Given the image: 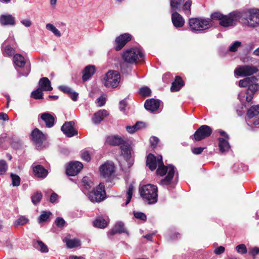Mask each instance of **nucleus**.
I'll list each match as a JSON object with an SVG mask.
<instances>
[{
    "label": "nucleus",
    "instance_id": "obj_1",
    "mask_svg": "<svg viewBox=\"0 0 259 259\" xmlns=\"http://www.w3.org/2000/svg\"><path fill=\"white\" fill-rule=\"evenodd\" d=\"M243 16V13L234 11L227 15H224L220 12H215L210 15L211 22L219 21V24L224 27L235 26Z\"/></svg>",
    "mask_w": 259,
    "mask_h": 259
},
{
    "label": "nucleus",
    "instance_id": "obj_2",
    "mask_svg": "<svg viewBox=\"0 0 259 259\" xmlns=\"http://www.w3.org/2000/svg\"><path fill=\"white\" fill-rule=\"evenodd\" d=\"M258 79L254 76L246 77L239 81V86L242 88L247 89L244 91H242L239 95L238 98L240 100L245 96V100L247 102L252 101L253 96L256 92L259 91V83H257Z\"/></svg>",
    "mask_w": 259,
    "mask_h": 259
},
{
    "label": "nucleus",
    "instance_id": "obj_3",
    "mask_svg": "<svg viewBox=\"0 0 259 259\" xmlns=\"http://www.w3.org/2000/svg\"><path fill=\"white\" fill-rule=\"evenodd\" d=\"M175 166L172 164L165 166L163 163L162 156H158V168L156 171L157 175L163 177L167 172V175L160 181V185L167 186L171 183L175 174Z\"/></svg>",
    "mask_w": 259,
    "mask_h": 259
},
{
    "label": "nucleus",
    "instance_id": "obj_4",
    "mask_svg": "<svg viewBox=\"0 0 259 259\" xmlns=\"http://www.w3.org/2000/svg\"><path fill=\"white\" fill-rule=\"evenodd\" d=\"M139 193L141 197L149 204H154L157 201L158 189L156 186L147 184L140 187Z\"/></svg>",
    "mask_w": 259,
    "mask_h": 259
},
{
    "label": "nucleus",
    "instance_id": "obj_5",
    "mask_svg": "<svg viewBox=\"0 0 259 259\" xmlns=\"http://www.w3.org/2000/svg\"><path fill=\"white\" fill-rule=\"evenodd\" d=\"M189 26L192 32L203 31L212 26L210 18H191L189 20Z\"/></svg>",
    "mask_w": 259,
    "mask_h": 259
},
{
    "label": "nucleus",
    "instance_id": "obj_6",
    "mask_svg": "<svg viewBox=\"0 0 259 259\" xmlns=\"http://www.w3.org/2000/svg\"><path fill=\"white\" fill-rule=\"evenodd\" d=\"M122 57L124 62L133 64L138 59L140 61H143L144 59V54L141 49L134 48L125 50L122 53Z\"/></svg>",
    "mask_w": 259,
    "mask_h": 259
},
{
    "label": "nucleus",
    "instance_id": "obj_7",
    "mask_svg": "<svg viewBox=\"0 0 259 259\" xmlns=\"http://www.w3.org/2000/svg\"><path fill=\"white\" fill-rule=\"evenodd\" d=\"M89 199L93 203H99L104 200L106 198L104 183H100L93 190L89 192L87 195Z\"/></svg>",
    "mask_w": 259,
    "mask_h": 259
},
{
    "label": "nucleus",
    "instance_id": "obj_8",
    "mask_svg": "<svg viewBox=\"0 0 259 259\" xmlns=\"http://www.w3.org/2000/svg\"><path fill=\"white\" fill-rule=\"evenodd\" d=\"M259 114V105L251 106L247 111L245 120L246 123L250 127L251 131H254L255 128H259V118L251 119Z\"/></svg>",
    "mask_w": 259,
    "mask_h": 259
},
{
    "label": "nucleus",
    "instance_id": "obj_9",
    "mask_svg": "<svg viewBox=\"0 0 259 259\" xmlns=\"http://www.w3.org/2000/svg\"><path fill=\"white\" fill-rule=\"evenodd\" d=\"M242 13L249 27L254 28L259 25V9H251Z\"/></svg>",
    "mask_w": 259,
    "mask_h": 259
},
{
    "label": "nucleus",
    "instance_id": "obj_10",
    "mask_svg": "<svg viewBox=\"0 0 259 259\" xmlns=\"http://www.w3.org/2000/svg\"><path fill=\"white\" fill-rule=\"evenodd\" d=\"M120 80V73L115 70H109L104 78V84L107 88H116Z\"/></svg>",
    "mask_w": 259,
    "mask_h": 259
},
{
    "label": "nucleus",
    "instance_id": "obj_11",
    "mask_svg": "<svg viewBox=\"0 0 259 259\" xmlns=\"http://www.w3.org/2000/svg\"><path fill=\"white\" fill-rule=\"evenodd\" d=\"M212 132V130L209 126L202 125L195 131L191 138L196 141H200L209 137Z\"/></svg>",
    "mask_w": 259,
    "mask_h": 259
},
{
    "label": "nucleus",
    "instance_id": "obj_12",
    "mask_svg": "<svg viewBox=\"0 0 259 259\" xmlns=\"http://www.w3.org/2000/svg\"><path fill=\"white\" fill-rule=\"evenodd\" d=\"M259 69L256 66L252 65H245L239 66L236 68L234 70V73L241 77L249 76L257 73Z\"/></svg>",
    "mask_w": 259,
    "mask_h": 259
},
{
    "label": "nucleus",
    "instance_id": "obj_13",
    "mask_svg": "<svg viewBox=\"0 0 259 259\" xmlns=\"http://www.w3.org/2000/svg\"><path fill=\"white\" fill-rule=\"evenodd\" d=\"M83 168V164L78 161H70L66 168V175L69 176L77 175Z\"/></svg>",
    "mask_w": 259,
    "mask_h": 259
},
{
    "label": "nucleus",
    "instance_id": "obj_14",
    "mask_svg": "<svg viewBox=\"0 0 259 259\" xmlns=\"http://www.w3.org/2000/svg\"><path fill=\"white\" fill-rule=\"evenodd\" d=\"M115 167L112 161H107L101 165L99 168L101 175L104 178H109L115 172Z\"/></svg>",
    "mask_w": 259,
    "mask_h": 259
},
{
    "label": "nucleus",
    "instance_id": "obj_15",
    "mask_svg": "<svg viewBox=\"0 0 259 259\" xmlns=\"http://www.w3.org/2000/svg\"><path fill=\"white\" fill-rule=\"evenodd\" d=\"M132 37V35L128 33H125L117 36L114 41L115 50L117 51L121 50L126 43L131 40Z\"/></svg>",
    "mask_w": 259,
    "mask_h": 259
},
{
    "label": "nucleus",
    "instance_id": "obj_16",
    "mask_svg": "<svg viewBox=\"0 0 259 259\" xmlns=\"http://www.w3.org/2000/svg\"><path fill=\"white\" fill-rule=\"evenodd\" d=\"M74 121H66L61 127V131L67 137H72L77 135L78 132L75 130Z\"/></svg>",
    "mask_w": 259,
    "mask_h": 259
},
{
    "label": "nucleus",
    "instance_id": "obj_17",
    "mask_svg": "<svg viewBox=\"0 0 259 259\" xmlns=\"http://www.w3.org/2000/svg\"><path fill=\"white\" fill-rule=\"evenodd\" d=\"M31 136L32 141L38 148L41 147L43 142L46 140L45 135L37 128L32 131Z\"/></svg>",
    "mask_w": 259,
    "mask_h": 259
},
{
    "label": "nucleus",
    "instance_id": "obj_18",
    "mask_svg": "<svg viewBox=\"0 0 259 259\" xmlns=\"http://www.w3.org/2000/svg\"><path fill=\"white\" fill-rule=\"evenodd\" d=\"M39 118L45 122L47 128H51L55 125L56 116L54 113L44 112L39 114Z\"/></svg>",
    "mask_w": 259,
    "mask_h": 259
},
{
    "label": "nucleus",
    "instance_id": "obj_19",
    "mask_svg": "<svg viewBox=\"0 0 259 259\" xmlns=\"http://www.w3.org/2000/svg\"><path fill=\"white\" fill-rule=\"evenodd\" d=\"M121 155L124 159L128 162V167H131L133 164V160L131 156V147L129 144L125 142L120 146Z\"/></svg>",
    "mask_w": 259,
    "mask_h": 259
},
{
    "label": "nucleus",
    "instance_id": "obj_20",
    "mask_svg": "<svg viewBox=\"0 0 259 259\" xmlns=\"http://www.w3.org/2000/svg\"><path fill=\"white\" fill-rule=\"evenodd\" d=\"M125 233L127 235L129 234L128 231L126 230L124 224L121 222H117L113 226V227L109 230L107 233V235L109 238H111V237L116 234Z\"/></svg>",
    "mask_w": 259,
    "mask_h": 259
},
{
    "label": "nucleus",
    "instance_id": "obj_21",
    "mask_svg": "<svg viewBox=\"0 0 259 259\" xmlns=\"http://www.w3.org/2000/svg\"><path fill=\"white\" fill-rule=\"evenodd\" d=\"M160 100L153 98L147 99L144 104V107L151 113H154L160 106Z\"/></svg>",
    "mask_w": 259,
    "mask_h": 259
},
{
    "label": "nucleus",
    "instance_id": "obj_22",
    "mask_svg": "<svg viewBox=\"0 0 259 259\" xmlns=\"http://www.w3.org/2000/svg\"><path fill=\"white\" fill-rule=\"evenodd\" d=\"M108 112L105 109H100L95 112L92 118V122L95 125L99 124L104 119L109 115Z\"/></svg>",
    "mask_w": 259,
    "mask_h": 259
},
{
    "label": "nucleus",
    "instance_id": "obj_23",
    "mask_svg": "<svg viewBox=\"0 0 259 259\" xmlns=\"http://www.w3.org/2000/svg\"><path fill=\"white\" fill-rule=\"evenodd\" d=\"M34 164H32V167L34 176L41 179L46 178L48 175V170L41 165Z\"/></svg>",
    "mask_w": 259,
    "mask_h": 259
},
{
    "label": "nucleus",
    "instance_id": "obj_24",
    "mask_svg": "<svg viewBox=\"0 0 259 259\" xmlns=\"http://www.w3.org/2000/svg\"><path fill=\"white\" fill-rule=\"evenodd\" d=\"M171 21L173 25L177 28L182 27L185 24V20L183 17L178 13V11H171Z\"/></svg>",
    "mask_w": 259,
    "mask_h": 259
},
{
    "label": "nucleus",
    "instance_id": "obj_25",
    "mask_svg": "<svg viewBox=\"0 0 259 259\" xmlns=\"http://www.w3.org/2000/svg\"><path fill=\"white\" fill-rule=\"evenodd\" d=\"M16 24V19L12 15L7 14L0 16V24L2 26H13Z\"/></svg>",
    "mask_w": 259,
    "mask_h": 259
},
{
    "label": "nucleus",
    "instance_id": "obj_26",
    "mask_svg": "<svg viewBox=\"0 0 259 259\" xmlns=\"http://www.w3.org/2000/svg\"><path fill=\"white\" fill-rule=\"evenodd\" d=\"M96 68L94 65H89L87 66L82 70V81H87L96 72Z\"/></svg>",
    "mask_w": 259,
    "mask_h": 259
},
{
    "label": "nucleus",
    "instance_id": "obj_27",
    "mask_svg": "<svg viewBox=\"0 0 259 259\" xmlns=\"http://www.w3.org/2000/svg\"><path fill=\"white\" fill-rule=\"evenodd\" d=\"M158 165V158L152 153H149L147 156L146 165L151 170L153 171L156 169Z\"/></svg>",
    "mask_w": 259,
    "mask_h": 259
},
{
    "label": "nucleus",
    "instance_id": "obj_28",
    "mask_svg": "<svg viewBox=\"0 0 259 259\" xmlns=\"http://www.w3.org/2000/svg\"><path fill=\"white\" fill-rule=\"evenodd\" d=\"M218 140L219 141L218 146L220 152L222 153L228 152L231 148L228 141L229 140L225 139L224 138H218Z\"/></svg>",
    "mask_w": 259,
    "mask_h": 259
},
{
    "label": "nucleus",
    "instance_id": "obj_29",
    "mask_svg": "<svg viewBox=\"0 0 259 259\" xmlns=\"http://www.w3.org/2000/svg\"><path fill=\"white\" fill-rule=\"evenodd\" d=\"M125 141L117 135L109 136L107 139V142L111 146H121Z\"/></svg>",
    "mask_w": 259,
    "mask_h": 259
},
{
    "label": "nucleus",
    "instance_id": "obj_30",
    "mask_svg": "<svg viewBox=\"0 0 259 259\" xmlns=\"http://www.w3.org/2000/svg\"><path fill=\"white\" fill-rule=\"evenodd\" d=\"M38 86L42 91H51L53 90L51 83L48 78L46 77H41L38 81Z\"/></svg>",
    "mask_w": 259,
    "mask_h": 259
},
{
    "label": "nucleus",
    "instance_id": "obj_31",
    "mask_svg": "<svg viewBox=\"0 0 259 259\" xmlns=\"http://www.w3.org/2000/svg\"><path fill=\"white\" fill-rule=\"evenodd\" d=\"M184 85V82L180 76H176L175 80L171 83L170 91L171 92H178Z\"/></svg>",
    "mask_w": 259,
    "mask_h": 259
},
{
    "label": "nucleus",
    "instance_id": "obj_32",
    "mask_svg": "<svg viewBox=\"0 0 259 259\" xmlns=\"http://www.w3.org/2000/svg\"><path fill=\"white\" fill-rule=\"evenodd\" d=\"M81 183L82 191L84 194H88L92 187L93 182L88 177L85 176L82 178Z\"/></svg>",
    "mask_w": 259,
    "mask_h": 259
},
{
    "label": "nucleus",
    "instance_id": "obj_33",
    "mask_svg": "<svg viewBox=\"0 0 259 259\" xmlns=\"http://www.w3.org/2000/svg\"><path fill=\"white\" fill-rule=\"evenodd\" d=\"M108 224V222L102 217L99 216L93 222L94 227L99 228H105Z\"/></svg>",
    "mask_w": 259,
    "mask_h": 259
},
{
    "label": "nucleus",
    "instance_id": "obj_34",
    "mask_svg": "<svg viewBox=\"0 0 259 259\" xmlns=\"http://www.w3.org/2000/svg\"><path fill=\"white\" fill-rule=\"evenodd\" d=\"M171 11H182V6L185 0H169Z\"/></svg>",
    "mask_w": 259,
    "mask_h": 259
},
{
    "label": "nucleus",
    "instance_id": "obj_35",
    "mask_svg": "<svg viewBox=\"0 0 259 259\" xmlns=\"http://www.w3.org/2000/svg\"><path fill=\"white\" fill-rule=\"evenodd\" d=\"M14 63L19 67H23L26 64L24 57L20 54H16L13 57Z\"/></svg>",
    "mask_w": 259,
    "mask_h": 259
},
{
    "label": "nucleus",
    "instance_id": "obj_36",
    "mask_svg": "<svg viewBox=\"0 0 259 259\" xmlns=\"http://www.w3.org/2000/svg\"><path fill=\"white\" fill-rule=\"evenodd\" d=\"M33 246L42 253H47L49 251L48 246L41 240L33 241Z\"/></svg>",
    "mask_w": 259,
    "mask_h": 259
},
{
    "label": "nucleus",
    "instance_id": "obj_37",
    "mask_svg": "<svg viewBox=\"0 0 259 259\" xmlns=\"http://www.w3.org/2000/svg\"><path fill=\"white\" fill-rule=\"evenodd\" d=\"M65 242L67 247L70 249L78 247L81 245L80 240L77 238L66 239Z\"/></svg>",
    "mask_w": 259,
    "mask_h": 259
},
{
    "label": "nucleus",
    "instance_id": "obj_38",
    "mask_svg": "<svg viewBox=\"0 0 259 259\" xmlns=\"http://www.w3.org/2000/svg\"><path fill=\"white\" fill-rule=\"evenodd\" d=\"M9 139L11 140L10 142L12 147L16 150L20 148L21 147V141L16 136H12L11 137H9Z\"/></svg>",
    "mask_w": 259,
    "mask_h": 259
},
{
    "label": "nucleus",
    "instance_id": "obj_39",
    "mask_svg": "<svg viewBox=\"0 0 259 259\" xmlns=\"http://www.w3.org/2000/svg\"><path fill=\"white\" fill-rule=\"evenodd\" d=\"M42 198V194L40 192H36L34 193L31 197L32 203L36 205L40 203Z\"/></svg>",
    "mask_w": 259,
    "mask_h": 259
},
{
    "label": "nucleus",
    "instance_id": "obj_40",
    "mask_svg": "<svg viewBox=\"0 0 259 259\" xmlns=\"http://www.w3.org/2000/svg\"><path fill=\"white\" fill-rule=\"evenodd\" d=\"M51 215L52 212L50 211H43L38 218V223L40 224L47 222Z\"/></svg>",
    "mask_w": 259,
    "mask_h": 259
},
{
    "label": "nucleus",
    "instance_id": "obj_41",
    "mask_svg": "<svg viewBox=\"0 0 259 259\" xmlns=\"http://www.w3.org/2000/svg\"><path fill=\"white\" fill-rule=\"evenodd\" d=\"M43 96L42 90L39 88L33 91L31 94V97L36 100L43 99Z\"/></svg>",
    "mask_w": 259,
    "mask_h": 259
},
{
    "label": "nucleus",
    "instance_id": "obj_42",
    "mask_svg": "<svg viewBox=\"0 0 259 259\" xmlns=\"http://www.w3.org/2000/svg\"><path fill=\"white\" fill-rule=\"evenodd\" d=\"M139 93L144 97H150L151 96V90L149 87L145 86L140 89Z\"/></svg>",
    "mask_w": 259,
    "mask_h": 259
},
{
    "label": "nucleus",
    "instance_id": "obj_43",
    "mask_svg": "<svg viewBox=\"0 0 259 259\" xmlns=\"http://www.w3.org/2000/svg\"><path fill=\"white\" fill-rule=\"evenodd\" d=\"M134 188V187L133 184L131 183L128 186V189H127V191L126 192L127 197H126V200L125 203V205H127L131 201V199L133 196Z\"/></svg>",
    "mask_w": 259,
    "mask_h": 259
},
{
    "label": "nucleus",
    "instance_id": "obj_44",
    "mask_svg": "<svg viewBox=\"0 0 259 259\" xmlns=\"http://www.w3.org/2000/svg\"><path fill=\"white\" fill-rule=\"evenodd\" d=\"M192 5V1L188 0L182 6V11L186 12V14L190 15L191 14V6Z\"/></svg>",
    "mask_w": 259,
    "mask_h": 259
},
{
    "label": "nucleus",
    "instance_id": "obj_45",
    "mask_svg": "<svg viewBox=\"0 0 259 259\" xmlns=\"http://www.w3.org/2000/svg\"><path fill=\"white\" fill-rule=\"evenodd\" d=\"M46 28L52 31L56 36L60 37L61 34L59 30L56 28L53 24L49 23L46 25Z\"/></svg>",
    "mask_w": 259,
    "mask_h": 259
},
{
    "label": "nucleus",
    "instance_id": "obj_46",
    "mask_svg": "<svg viewBox=\"0 0 259 259\" xmlns=\"http://www.w3.org/2000/svg\"><path fill=\"white\" fill-rule=\"evenodd\" d=\"M11 178L12 181V185L14 187H17L20 185L21 179L20 177L16 174H11Z\"/></svg>",
    "mask_w": 259,
    "mask_h": 259
},
{
    "label": "nucleus",
    "instance_id": "obj_47",
    "mask_svg": "<svg viewBox=\"0 0 259 259\" xmlns=\"http://www.w3.org/2000/svg\"><path fill=\"white\" fill-rule=\"evenodd\" d=\"M28 219L24 216H22L17 219L14 224L15 226H22L26 224L28 222Z\"/></svg>",
    "mask_w": 259,
    "mask_h": 259
},
{
    "label": "nucleus",
    "instance_id": "obj_48",
    "mask_svg": "<svg viewBox=\"0 0 259 259\" xmlns=\"http://www.w3.org/2000/svg\"><path fill=\"white\" fill-rule=\"evenodd\" d=\"M8 168V164L5 160H0V175H4Z\"/></svg>",
    "mask_w": 259,
    "mask_h": 259
},
{
    "label": "nucleus",
    "instance_id": "obj_49",
    "mask_svg": "<svg viewBox=\"0 0 259 259\" xmlns=\"http://www.w3.org/2000/svg\"><path fill=\"white\" fill-rule=\"evenodd\" d=\"M80 156L82 159L86 162H89L91 159V154L88 150H83L81 151Z\"/></svg>",
    "mask_w": 259,
    "mask_h": 259
},
{
    "label": "nucleus",
    "instance_id": "obj_50",
    "mask_svg": "<svg viewBox=\"0 0 259 259\" xmlns=\"http://www.w3.org/2000/svg\"><path fill=\"white\" fill-rule=\"evenodd\" d=\"M241 46V42L235 41L229 48V51L231 52H235L238 50L239 47Z\"/></svg>",
    "mask_w": 259,
    "mask_h": 259
},
{
    "label": "nucleus",
    "instance_id": "obj_51",
    "mask_svg": "<svg viewBox=\"0 0 259 259\" xmlns=\"http://www.w3.org/2000/svg\"><path fill=\"white\" fill-rule=\"evenodd\" d=\"M14 49L10 45L6 46L3 51L4 55L9 56H12L14 54Z\"/></svg>",
    "mask_w": 259,
    "mask_h": 259
},
{
    "label": "nucleus",
    "instance_id": "obj_52",
    "mask_svg": "<svg viewBox=\"0 0 259 259\" xmlns=\"http://www.w3.org/2000/svg\"><path fill=\"white\" fill-rule=\"evenodd\" d=\"M133 214L134 217L137 219L143 221H146L147 220V216L143 212L140 211H134Z\"/></svg>",
    "mask_w": 259,
    "mask_h": 259
},
{
    "label": "nucleus",
    "instance_id": "obj_53",
    "mask_svg": "<svg viewBox=\"0 0 259 259\" xmlns=\"http://www.w3.org/2000/svg\"><path fill=\"white\" fill-rule=\"evenodd\" d=\"M237 251L242 254L247 253V250L246 246L243 244H241L236 247Z\"/></svg>",
    "mask_w": 259,
    "mask_h": 259
},
{
    "label": "nucleus",
    "instance_id": "obj_54",
    "mask_svg": "<svg viewBox=\"0 0 259 259\" xmlns=\"http://www.w3.org/2000/svg\"><path fill=\"white\" fill-rule=\"evenodd\" d=\"M55 224L59 228H62L66 223L65 220L61 217H57L55 220Z\"/></svg>",
    "mask_w": 259,
    "mask_h": 259
},
{
    "label": "nucleus",
    "instance_id": "obj_55",
    "mask_svg": "<svg viewBox=\"0 0 259 259\" xmlns=\"http://www.w3.org/2000/svg\"><path fill=\"white\" fill-rule=\"evenodd\" d=\"M58 88L60 91L67 95L71 93V91H72L71 88L66 85H60Z\"/></svg>",
    "mask_w": 259,
    "mask_h": 259
},
{
    "label": "nucleus",
    "instance_id": "obj_56",
    "mask_svg": "<svg viewBox=\"0 0 259 259\" xmlns=\"http://www.w3.org/2000/svg\"><path fill=\"white\" fill-rule=\"evenodd\" d=\"M159 141V139L155 136H152L150 139V142L152 147H155Z\"/></svg>",
    "mask_w": 259,
    "mask_h": 259
},
{
    "label": "nucleus",
    "instance_id": "obj_57",
    "mask_svg": "<svg viewBox=\"0 0 259 259\" xmlns=\"http://www.w3.org/2000/svg\"><path fill=\"white\" fill-rule=\"evenodd\" d=\"M137 125H134L133 126L127 125L126 126V130L130 134H134L137 131Z\"/></svg>",
    "mask_w": 259,
    "mask_h": 259
},
{
    "label": "nucleus",
    "instance_id": "obj_58",
    "mask_svg": "<svg viewBox=\"0 0 259 259\" xmlns=\"http://www.w3.org/2000/svg\"><path fill=\"white\" fill-rule=\"evenodd\" d=\"M127 105V102L125 99L122 100L120 101L119 104V109L121 111H124L125 110V108Z\"/></svg>",
    "mask_w": 259,
    "mask_h": 259
},
{
    "label": "nucleus",
    "instance_id": "obj_59",
    "mask_svg": "<svg viewBox=\"0 0 259 259\" xmlns=\"http://www.w3.org/2000/svg\"><path fill=\"white\" fill-rule=\"evenodd\" d=\"M225 250V247L223 246H220L214 249V253L217 255H220L224 253Z\"/></svg>",
    "mask_w": 259,
    "mask_h": 259
},
{
    "label": "nucleus",
    "instance_id": "obj_60",
    "mask_svg": "<svg viewBox=\"0 0 259 259\" xmlns=\"http://www.w3.org/2000/svg\"><path fill=\"white\" fill-rule=\"evenodd\" d=\"M97 103L98 104V106L102 107L106 103V98L101 96L97 99Z\"/></svg>",
    "mask_w": 259,
    "mask_h": 259
},
{
    "label": "nucleus",
    "instance_id": "obj_61",
    "mask_svg": "<svg viewBox=\"0 0 259 259\" xmlns=\"http://www.w3.org/2000/svg\"><path fill=\"white\" fill-rule=\"evenodd\" d=\"M58 198V195L57 193L53 192L50 198V202L52 203H54L57 202Z\"/></svg>",
    "mask_w": 259,
    "mask_h": 259
},
{
    "label": "nucleus",
    "instance_id": "obj_62",
    "mask_svg": "<svg viewBox=\"0 0 259 259\" xmlns=\"http://www.w3.org/2000/svg\"><path fill=\"white\" fill-rule=\"evenodd\" d=\"M68 95L73 101H76L78 100V94L76 92L72 91L71 93H70Z\"/></svg>",
    "mask_w": 259,
    "mask_h": 259
},
{
    "label": "nucleus",
    "instance_id": "obj_63",
    "mask_svg": "<svg viewBox=\"0 0 259 259\" xmlns=\"http://www.w3.org/2000/svg\"><path fill=\"white\" fill-rule=\"evenodd\" d=\"M204 149V148L203 147H196L192 149V151L193 154L195 155H198L201 154Z\"/></svg>",
    "mask_w": 259,
    "mask_h": 259
},
{
    "label": "nucleus",
    "instance_id": "obj_64",
    "mask_svg": "<svg viewBox=\"0 0 259 259\" xmlns=\"http://www.w3.org/2000/svg\"><path fill=\"white\" fill-rule=\"evenodd\" d=\"M249 253L252 256H254L259 253V248L257 247H254L249 250Z\"/></svg>",
    "mask_w": 259,
    "mask_h": 259
}]
</instances>
